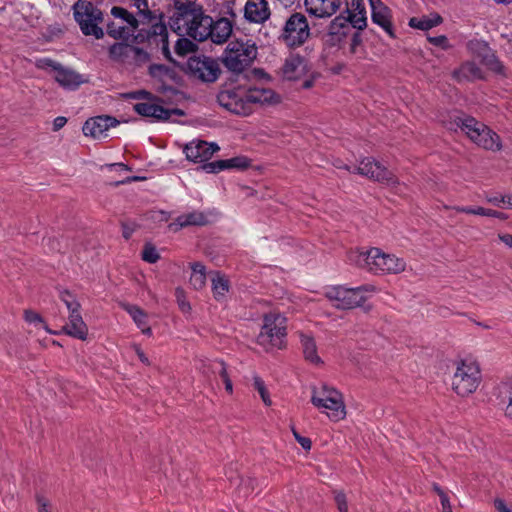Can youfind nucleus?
<instances>
[{
  "label": "nucleus",
  "instance_id": "nucleus-3",
  "mask_svg": "<svg viewBox=\"0 0 512 512\" xmlns=\"http://www.w3.org/2000/svg\"><path fill=\"white\" fill-rule=\"evenodd\" d=\"M376 287L370 284L361 285L356 288H347L342 285L328 288L324 295L338 310H351L356 307H363L365 312L372 309V305L363 306L367 298L364 292H375Z\"/></svg>",
  "mask_w": 512,
  "mask_h": 512
},
{
  "label": "nucleus",
  "instance_id": "nucleus-10",
  "mask_svg": "<svg viewBox=\"0 0 512 512\" xmlns=\"http://www.w3.org/2000/svg\"><path fill=\"white\" fill-rule=\"evenodd\" d=\"M174 14L169 19L170 28L178 35L182 36L183 27L185 31L195 24L197 18L202 15L203 6L198 3H182L174 1Z\"/></svg>",
  "mask_w": 512,
  "mask_h": 512
},
{
  "label": "nucleus",
  "instance_id": "nucleus-64",
  "mask_svg": "<svg viewBox=\"0 0 512 512\" xmlns=\"http://www.w3.org/2000/svg\"><path fill=\"white\" fill-rule=\"evenodd\" d=\"M36 501L38 503V512H50V510L48 508L49 502L45 497H43L41 495H37Z\"/></svg>",
  "mask_w": 512,
  "mask_h": 512
},
{
  "label": "nucleus",
  "instance_id": "nucleus-29",
  "mask_svg": "<svg viewBox=\"0 0 512 512\" xmlns=\"http://www.w3.org/2000/svg\"><path fill=\"white\" fill-rule=\"evenodd\" d=\"M148 72L151 77L158 79L160 83H164V78H168L176 84H180L182 81V77L174 68L164 64H151Z\"/></svg>",
  "mask_w": 512,
  "mask_h": 512
},
{
  "label": "nucleus",
  "instance_id": "nucleus-16",
  "mask_svg": "<svg viewBox=\"0 0 512 512\" xmlns=\"http://www.w3.org/2000/svg\"><path fill=\"white\" fill-rule=\"evenodd\" d=\"M468 47L473 53L477 54L481 59V63L489 70L496 74H504V66L486 42L479 40L470 41Z\"/></svg>",
  "mask_w": 512,
  "mask_h": 512
},
{
  "label": "nucleus",
  "instance_id": "nucleus-24",
  "mask_svg": "<svg viewBox=\"0 0 512 512\" xmlns=\"http://www.w3.org/2000/svg\"><path fill=\"white\" fill-rule=\"evenodd\" d=\"M63 332L74 338L85 340L88 334V328L82 319L80 310H75L69 314V322L63 326Z\"/></svg>",
  "mask_w": 512,
  "mask_h": 512
},
{
  "label": "nucleus",
  "instance_id": "nucleus-33",
  "mask_svg": "<svg viewBox=\"0 0 512 512\" xmlns=\"http://www.w3.org/2000/svg\"><path fill=\"white\" fill-rule=\"evenodd\" d=\"M442 22L443 18L438 13H432L429 16H423L421 18H410L408 25L411 28L425 31L440 25Z\"/></svg>",
  "mask_w": 512,
  "mask_h": 512
},
{
  "label": "nucleus",
  "instance_id": "nucleus-28",
  "mask_svg": "<svg viewBox=\"0 0 512 512\" xmlns=\"http://www.w3.org/2000/svg\"><path fill=\"white\" fill-rule=\"evenodd\" d=\"M232 33V22L227 18L213 20L212 33L210 38L216 44H222L228 40Z\"/></svg>",
  "mask_w": 512,
  "mask_h": 512
},
{
  "label": "nucleus",
  "instance_id": "nucleus-4",
  "mask_svg": "<svg viewBox=\"0 0 512 512\" xmlns=\"http://www.w3.org/2000/svg\"><path fill=\"white\" fill-rule=\"evenodd\" d=\"M73 16L85 36H94L96 39L104 37V31L99 26L104 21L101 9L88 0H77L73 6Z\"/></svg>",
  "mask_w": 512,
  "mask_h": 512
},
{
  "label": "nucleus",
  "instance_id": "nucleus-7",
  "mask_svg": "<svg viewBox=\"0 0 512 512\" xmlns=\"http://www.w3.org/2000/svg\"><path fill=\"white\" fill-rule=\"evenodd\" d=\"M480 369L475 363L460 361L452 377V388L460 396L476 391L480 383Z\"/></svg>",
  "mask_w": 512,
  "mask_h": 512
},
{
  "label": "nucleus",
  "instance_id": "nucleus-49",
  "mask_svg": "<svg viewBox=\"0 0 512 512\" xmlns=\"http://www.w3.org/2000/svg\"><path fill=\"white\" fill-rule=\"evenodd\" d=\"M59 298L66 305L69 312L80 310V303L68 290L60 291Z\"/></svg>",
  "mask_w": 512,
  "mask_h": 512
},
{
  "label": "nucleus",
  "instance_id": "nucleus-32",
  "mask_svg": "<svg viewBox=\"0 0 512 512\" xmlns=\"http://www.w3.org/2000/svg\"><path fill=\"white\" fill-rule=\"evenodd\" d=\"M133 44L127 42H115L108 49L109 58L117 62H128L131 57Z\"/></svg>",
  "mask_w": 512,
  "mask_h": 512
},
{
  "label": "nucleus",
  "instance_id": "nucleus-60",
  "mask_svg": "<svg viewBox=\"0 0 512 512\" xmlns=\"http://www.w3.org/2000/svg\"><path fill=\"white\" fill-rule=\"evenodd\" d=\"M61 64L49 59V58H43L39 59L36 62V66L40 69H48L52 68L56 72V67H59Z\"/></svg>",
  "mask_w": 512,
  "mask_h": 512
},
{
  "label": "nucleus",
  "instance_id": "nucleus-62",
  "mask_svg": "<svg viewBox=\"0 0 512 512\" xmlns=\"http://www.w3.org/2000/svg\"><path fill=\"white\" fill-rule=\"evenodd\" d=\"M121 226H122V235H123V237L126 240L130 239L131 235L133 234V232L136 229V224L135 223L122 222Z\"/></svg>",
  "mask_w": 512,
  "mask_h": 512
},
{
  "label": "nucleus",
  "instance_id": "nucleus-11",
  "mask_svg": "<svg viewBox=\"0 0 512 512\" xmlns=\"http://www.w3.org/2000/svg\"><path fill=\"white\" fill-rule=\"evenodd\" d=\"M285 318L281 316L274 317L273 320L265 317V324L257 337L259 345L266 350L270 348L282 349L285 346L286 327L283 326Z\"/></svg>",
  "mask_w": 512,
  "mask_h": 512
},
{
  "label": "nucleus",
  "instance_id": "nucleus-30",
  "mask_svg": "<svg viewBox=\"0 0 512 512\" xmlns=\"http://www.w3.org/2000/svg\"><path fill=\"white\" fill-rule=\"evenodd\" d=\"M453 77L458 81H473L477 79H484L482 70L474 62L463 63L459 69L453 72Z\"/></svg>",
  "mask_w": 512,
  "mask_h": 512
},
{
  "label": "nucleus",
  "instance_id": "nucleus-50",
  "mask_svg": "<svg viewBox=\"0 0 512 512\" xmlns=\"http://www.w3.org/2000/svg\"><path fill=\"white\" fill-rule=\"evenodd\" d=\"M142 259L151 264L156 263L160 259V255L153 244L146 243L144 245Z\"/></svg>",
  "mask_w": 512,
  "mask_h": 512
},
{
  "label": "nucleus",
  "instance_id": "nucleus-14",
  "mask_svg": "<svg viewBox=\"0 0 512 512\" xmlns=\"http://www.w3.org/2000/svg\"><path fill=\"white\" fill-rule=\"evenodd\" d=\"M354 172L387 185H394L397 183V179L394 174L373 158L363 159L359 166L355 167Z\"/></svg>",
  "mask_w": 512,
  "mask_h": 512
},
{
  "label": "nucleus",
  "instance_id": "nucleus-9",
  "mask_svg": "<svg viewBox=\"0 0 512 512\" xmlns=\"http://www.w3.org/2000/svg\"><path fill=\"white\" fill-rule=\"evenodd\" d=\"M310 37V27L306 16L302 13H293L285 22L280 39L288 47H299Z\"/></svg>",
  "mask_w": 512,
  "mask_h": 512
},
{
  "label": "nucleus",
  "instance_id": "nucleus-56",
  "mask_svg": "<svg viewBox=\"0 0 512 512\" xmlns=\"http://www.w3.org/2000/svg\"><path fill=\"white\" fill-rule=\"evenodd\" d=\"M361 30H357L351 32V41H350V52L355 54L358 46L362 44V36L360 33Z\"/></svg>",
  "mask_w": 512,
  "mask_h": 512
},
{
  "label": "nucleus",
  "instance_id": "nucleus-54",
  "mask_svg": "<svg viewBox=\"0 0 512 512\" xmlns=\"http://www.w3.org/2000/svg\"><path fill=\"white\" fill-rule=\"evenodd\" d=\"M157 92L162 94L167 99L172 98L173 96H176L180 94V91L172 86L167 85L165 82L160 83V85L157 88Z\"/></svg>",
  "mask_w": 512,
  "mask_h": 512
},
{
  "label": "nucleus",
  "instance_id": "nucleus-52",
  "mask_svg": "<svg viewBox=\"0 0 512 512\" xmlns=\"http://www.w3.org/2000/svg\"><path fill=\"white\" fill-rule=\"evenodd\" d=\"M156 104L141 102L134 105V110L141 116L153 117Z\"/></svg>",
  "mask_w": 512,
  "mask_h": 512
},
{
  "label": "nucleus",
  "instance_id": "nucleus-53",
  "mask_svg": "<svg viewBox=\"0 0 512 512\" xmlns=\"http://www.w3.org/2000/svg\"><path fill=\"white\" fill-rule=\"evenodd\" d=\"M157 92L162 94L167 99L172 98L173 96H176L180 94V91L172 86L167 85L165 82L160 83V85L157 88Z\"/></svg>",
  "mask_w": 512,
  "mask_h": 512
},
{
  "label": "nucleus",
  "instance_id": "nucleus-51",
  "mask_svg": "<svg viewBox=\"0 0 512 512\" xmlns=\"http://www.w3.org/2000/svg\"><path fill=\"white\" fill-rule=\"evenodd\" d=\"M24 319L26 322H28L30 324H35V325L40 324L43 326V328L46 331H48L49 333H52L51 330L46 326L44 319L42 318V316L39 313H37L33 310H29V309L25 310L24 311Z\"/></svg>",
  "mask_w": 512,
  "mask_h": 512
},
{
  "label": "nucleus",
  "instance_id": "nucleus-38",
  "mask_svg": "<svg viewBox=\"0 0 512 512\" xmlns=\"http://www.w3.org/2000/svg\"><path fill=\"white\" fill-rule=\"evenodd\" d=\"M110 12L112 16L123 20L132 29L137 30V32L140 30L138 29L137 16L134 13L120 6H113Z\"/></svg>",
  "mask_w": 512,
  "mask_h": 512
},
{
  "label": "nucleus",
  "instance_id": "nucleus-63",
  "mask_svg": "<svg viewBox=\"0 0 512 512\" xmlns=\"http://www.w3.org/2000/svg\"><path fill=\"white\" fill-rule=\"evenodd\" d=\"M508 405L505 409L506 416L512 418V379L507 383Z\"/></svg>",
  "mask_w": 512,
  "mask_h": 512
},
{
  "label": "nucleus",
  "instance_id": "nucleus-42",
  "mask_svg": "<svg viewBox=\"0 0 512 512\" xmlns=\"http://www.w3.org/2000/svg\"><path fill=\"white\" fill-rule=\"evenodd\" d=\"M198 46L190 39L181 37L176 41L174 50L177 55L185 56L191 52L196 51Z\"/></svg>",
  "mask_w": 512,
  "mask_h": 512
},
{
  "label": "nucleus",
  "instance_id": "nucleus-17",
  "mask_svg": "<svg viewBox=\"0 0 512 512\" xmlns=\"http://www.w3.org/2000/svg\"><path fill=\"white\" fill-rule=\"evenodd\" d=\"M309 70L307 59L299 54H292L287 57L281 68L283 78L288 81L301 79Z\"/></svg>",
  "mask_w": 512,
  "mask_h": 512
},
{
  "label": "nucleus",
  "instance_id": "nucleus-36",
  "mask_svg": "<svg viewBox=\"0 0 512 512\" xmlns=\"http://www.w3.org/2000/svg\"><path fill=\"white\" fill-rule=\"evenodd\" d=\"M455 209H456L457 212L465 213V214H473V215H480V216L495 217V218H498L500 220H507L508 219V215L503 213V212L492 210V209H486V208H483V207H476V208H473V207H456Z\"/></svg>",
  "mask_w": 512,
  "mask_h": 512
},
{
  "label": "nucleus",
  "instance_id": "nucleus-21",
  "mask_svg": "<svg viewBox=\"0 0 512 512\" xmlns=\"http://www.w3.org/2000/svg\"><path fill=\"white\" fill-rule=\"evenodd\" d=\"M270 16L266 0H248L244 7V17L251 23H263Z\"/></svg>",
  "mask_w": 512,
  "mask_h": 512
},
{
  "label": "nucleus",
  "instance_id": "nucleus-5",
  "mask_svg": "<svg viewBox=\"0 0 512 512\" xmlns=\"http://www.w3.org/2000/svg\"><path fill=\"white\" fill-rule=\"evenodd\" d=\"M367 26V17L345 18L343 14L335 17L324 36L325 44L329 47L341 46L353 29L363 30Z\"/></svg>",
  "mask_w": 512,
  "mask_h": 512
},
{
  "label": "nucleus",
  "instance_id": "nucleus-45",
  "mask_svg": "<svg viewBox=\"0 0 512 512\" xmlns=\"http://www.w3.org/2000/svg\"><path fill=\"white\" fill-rule=\"evenodd\" d=\"M111 38L127 42L130 38L133 42V37L136 35L137 30L132 29L129 25L119 26L116 31H112Z\"/></svg>",
  "mask_w": 512,
  "mask_h": 512
},
{
  "label": "nucleus",
  "instance_id": "nucleus-31",
  "mask_svg": "<svg viewBox=\"0 0 512 512\" xmlns=\"http://www.w3.org/2000/svg\"><path fill=\"white\" fill-rule=\"evenodd\" d=\"M300 341L305 360L315 365L323 364L322 359L317 354V346L314 338L301 333Z\"/></svg>",
  "mask_w": 512,
  "mask_h": 512
},
{
  "label": "nucleus",
  "instance_id": "nucleus-1",
  "mask_svg": "<svg viewBox=\"0 0 512 512\" xmlns=\"http://www.w3.org/2000/svg\"><path fill=\"white\" fill-rule=\"evenodd\" d=\"M349 260L358 267L366 268L373 273H400L405 270L403 259L394 255L385 254L379 248H371L367 251L352 252Z\"/></svg>",
  "mask_w": 512,
  "mask_h": 512
},
{
  "label": "nucleus",
  "instance_id": "nucleus-46",
  "mask_svg": "<svg viewBox=\"0 0 512 512\" xmlns=\"http://www.w3.org/2000/svg\"><path fill=\"white\" fill-rule=\"evenodd\" d=\"M225 161L227 169L245 170L251 165V160L245 156H236Z\"/></svg>",
  "mask_w": 512,
  "mask_h": 512
},
{
  "label": "nucleus",
  "instance_id": "nucleus-23",
  "mask_svg": "<svg viewBox=\"0 0 512 512\" xmlns=\"http://www.w3.org/2000/svg\"><path fill=\"white\" fill-rule=\"evenodd\" d=\"M195 22V24L187 29V35L199 42L210 38L212 33L213 18L209 15H206L203 10L202 15H200Z\"/></svg>",
  "mask_w": 512,
  "mask_h": 512
},
{
  "label": "nucleus",
  "instance_id": "nucleus-26",
  "mask_svg": "<svg viewBox=\"0 0 512 512\" xmlns=\"http://www.w3.org/2000/svg\"><path fill=\"white\" fill-rule=\"evenodd\" d=\"M370 4L372 7V21L382 27L391 37H395L388 7L381 0H370Z\"/></svg>",
  "mask_w": 512,
  "mask_h": 512
},
{
  "label": "nucleus",
  "instance_id": "nucleus-12",
  "mask_svg": "<svg viewBox=\"0 0 512 512\" xmlns=\"http://www.w3.org/2000/svg\"><path fill=\"white\" fill-rule=\"evenodd\" d=\"M227 86L228 83H225V88L217 95L219 105L236 115H250L252 110L251 107L247 105L246 95L242 88L240 86L228 88Z\"/></svg>",
  "mask_w": 512,
  "mask_h": 512
},
{
  "label": "nucleus",
  "instance_id": "nucleus-59",
  "mask_svg": "<svg viewBox=\"0 0 512 512\" xmlns=\"http://www.w3.org/2000/svg\"><path fill=\"white\" fill-rule=\"evenodd\" d=\"M335 502L340 512H348L346 495L343 492H335Z\"/></svg>",
  "mask_w": 512,
  "mask_h": 512
},
{
  "label": "nucleus",
  "instance_id": "nucleus-22",
  "mask_svg": "<svg viewBox=\"0 0 512 512\" xmlns=\"http://www.w3.org/2000/svg\"><path fill=\"white\" fill-rule=\"evenodd\" d=\"M55 80L61 87L68 90L77 89L82 83L87 82L81 74L73 69L60 65L56 67Z\"/></svg>",
  "mask_w": 512,
  "mask_h": 512
},
{
  "label": "nucleus",
  "instance_id": "nucleus-47",
  "mask_svg": "<svg viewBox=\"0 0 512 512\" xmlns=\"http://www.w3.org/2000/svg\"><path fill=\"white\" fill-rule=\"evenodd\" d=\"M127 312L131 315L138 327H142L147 324V314L138 306L127 305Z\"/></svg>",
  "mask_w": 512,
  "mask_h": 512
},
{
  "label": "nucleus",
  "instance_id": "nucleus-57",
  "mask_svg": "<svg viewBox=\"0 0 512 512\" xmlns=\"http://www.w3.org/2000/svg\"><path fill=\"white\" fill-rule=\"evenodd\" d=\"M158 121H167L170 119L169 109L164 108L163 106L157 105L155 106V113L153 115Z\"/></svg>",
  "mask_w": 512,
  "mask_h": 512
},
{
  "label": "nucleus",
  "instance_id": "nucleus-6",
  "mask_svg": "<svg viewBox=\"0 0 512 512\" xmlns=\"http://www.w3.org/2000/svg\"><path fill=\"white\" fill-rule=\"evenodd\" d=\"M184 71L187 75L203 83H214L221 75L218 61L206 55H194L188 58Z\"/></svg>",
  "mask_w": 512,
  "mask_h": 512
},
{
  "label": "nucleus",
  "instance_id": "nucleus-20",
  "mask_svg": "<svg viewBox=\"0 0 512 512\" xmlns=\"http://www.w3.org/2000/svg\"><path fill=\"white\" fill-rule=\"evenodd\" d=\"M221 60L224 66L232 72L231 77L228 79L230 84L235 83L238 76L243 73L247 67H249V65L245 64L246 62L239 52H236V50L229 44L221 57Z\"/></svg>",
  "mask_w": 512,
  "mask_h": 512
},
{
  "label": "nucleus",
  "instance_id": "nucleus-61",
  "mask_svg": "<svg viewBox=\"0 0 512 512\" xmlns=\"http://www.w3.org/2000/svg\"><path fill=\"white\" fill-rule=\"evenodd\" d=\"M428 41L438 47L447 49L449 47L448 39L445 35H439L435 37H428Z\"/></svg>",
  "mask_w": 512,
  "mask_h": 512
},
{
  "label": "nucleus",
  "instance_id": "nucleus-37",
  "mask_svg": "<svg viewBox=\"0 0 512 512\" xmlns=\"http://www.w3.org/2000/svg\"><path fill=\"white\" fill-rule=\"evenodd\" d=\"M191 269L192 274L189 283L194 289L199 290L203 288L206 283L205 266L200 262H195L192 264Z\"/></svg>",
  "mask_w": 512,
  "mask_h": 512
},
{
  "label": "nucleus",
  "instance_id": "nucleus-8",
  "mask_svg": "<svg viewBox=\"0 0 512 512\" xmlns=\"http://www.w3.org/2000/svg\"><path fill=\"white\" fill-rule=\"evenodd\" d=\"M169 34L166 24L155 23L151 27H143L133 37V44H145L161 47L162 54L170 61L175 62L169 49Z\"/></svg>",
  "mask_w": 512,
  "mask_h": 512
},
{
  "label": "nucleus",
  "instance_id": "nucleus-34",
  "mask_svg": "<svg viewBox=\"0 0 512 512\" xmlns=\"http://www.w3.org/2000/svg\"><path fill=\"white\" fill-rule=\"evenodd\" d=\"M230 46H232L236 52H239V54L243 57L244 61L246 62V65H251V63L256 59L257 57V47L255 43H249V42H230Z\"/></svg>",
  "mask_w": 512,
  "mask_h": 512
},
{
  "label": "nucleus",
  "instance_id": "nucleus-44",
  "mask_svg": "<svg viewBox=\"0 0 512 512\" xmlns=\"http://www.w3.org/2000/svg\"><path fill=\"white\" fill-rule=\"evenodd\" d=\"M256 486V480L251 477L241 478L237 488V492L240 498H247L253 493Z\"/></svg>",
  "mask_w": 512,
  "mask_h": 512
},
{
  "label": "nucleus",
  "instance_id": "nucleus-55",
  "mask_svg": "<svg viewBox=\"0 0 512 512\" xmlns=\"http://www.w3.org/2000/svg\"><path fill=\"white\" fill-rule=\"evenodd\" d=\"M291 430H292V433H293V436H294L295 440L301 445V447L305 451H309L311 449V446H312V442H311L310 438L301 436L297 432V430L294 428V426L291 427Z\"/></svg>",
  "mask_w": 512,
  "mask_h": 512
},
{
  "label": "nucleus",
  "instance_id": "nucleus-43",
  "mask_svg": "<svg viewBox=\"0 0 512 512\" xmlns=\"http://www.w3.org/2000/svg\"><path fill=\"white\" fill-rule=\"evenodd\" d=\"M151 59L150 54L145 51L143 48L133 46L131 57L129 59L130 63H133L135 66H142L145 63L149 62Z\"/></svg>",
  "mask_w": 512,
  "mask_h": 512
},
{
  "label": "nucleus",
  "instance_id": "nucleus-58",
  "mask_svg": "<svg viewBox=\"0 0 512 512\" xmlns=\"http://www.w3.org/2000/svg\"><path fill=\"white\" fill-rule=\"evenodd\" d=\"M175 295L180 309L183 312L190 310V304L185 300L184 290L181 288H177L175 291Z\"/></svg>",
  "mask_w": 512,
  "mask_h": 512
},
{
  "label": "nucleus",
  "instance_id": "nucleus-13",
  "mask_svg": "<svg viewBox=\"0 0 512 512\" xmlns=\"http://www.w3.org/2000/svg\"><path fill=\"white\" fill-rule=\"evenodd\" d=\"M315 392V389L313 390ZM322 396H317L315 393L311 397V402L314 406L324 405L323 401L331 402L332 414H328L331 419L338 421L343 419L346 415L345 405L343 402L342 394L333 387L327 385L322 386Z\"/></svg>",
  "mask_w": 512,
  "mask_h": 512
},
{
  "label": "nucleus",
  "instance_id": "nucleus-41",
  "mask_svg": "<svg viewBox=\"0 0 512 512\" xmlns=\"http://www.w3.org/2000/svg\"><path fill=\"white\" fill-rule=\"evenodd\" d=\"M347 16L345 18H352V16L356 17H366V10L363 0H346V10Z\"/></svg>",
  "mask_w": 512,
  "mask_h": 512
},
{
  "label": "nucleus",
  "instance_id": "nucleus-15",
  "mask_svg": "<svg viewBox=\"0 0 512 512\" xmlns=\"http://www.w3.org/2000/svg\"><path fill=\"white\" fill-rule=\"evenodd\" d=\"M133 6L137 9L135 15L137 16L138 27L142 25L153 26L155 23L166 24L165 13L155 8V4L150 7L148 0H133Z\"/></svg>",
  "mask_w": 512,
  "mask_h": 512
},
{
  "label": "nucleus",
  "instance_id": "nucleus-2",
  "mask_svg": "<svg viewBox=\"0 0 512 512\" xmlns=\"http://www.w3.org/2000/svg\"><path fill=\"white\" fill-rule=\"evenodd\" d=\"M453 124L465 132L474 143L486 150L498 151L502 147L499 135L472 116L461 113L454 117Z\"/></svg>",
  "mask_w": 512,
  "mask_h": 512
},
{
  "label": "nucleus",
  "instance_id": "nucleus-40",
  "mask_svg": "<svg viewBox=\"0 0 512 512\" xmlns=\"http://www.w3.org/2000/svg\"><path fill=\"white\" fill-rule=\"evenodd\" d=\"M212 371H213V373L219 374V376L222 378V380L224 382L225 390L231 394L233 392V384H232L230 376L227 372V367H226L225 362L222 360L215 361L212 364Z\"/></svg>",
  "mask_w": 512,
  "mask_h": 512
},
{
  "label": "nucleus",
  "instance_id": "nucleus-18",
  "mask_svg": "<svg viewBox=\"0 0 512 512\" xmlns=\"http://www.w3.org/2000/svg\"><path fill=\"white\" fill-rule=\"evenodd\" d=\"M216 143H208L204 140L192 141L184 146L183 152L186 158L193 162H204L210 159L219 150Z\"/></svg>",
  "mask_w": 512,
  "mask_h": 512
},
{
  "label": "nucleus",
  "instance_id": "nucleus-48",
  "mask_svg": "<svg viewBox=\"0 0 512 512\" xmlns=\"http://www.w3.org/2000/svg\"><path fill=\"white\" fill-rule=\"evenodd\" d=\"M253 386L258 391V393L260 394V397H261L263 403L266 406H271L272 405V401L270 399L269 392H268V390L266 388V385H265L264 381L259 376H254L253 377Z\"/></svg>",
  "mask_w": 512,
  "mask_h": 512
},
{
  "label": "nucleus",
  "instance_id": "nucleus-35",
  "mask_svg": "<svg viewBox=\"0 0 512 512\" xmlns=\"http://www.w3.org/2000/svg\"><path fill=\"white\" fill-rule=\"evenodd\" d=\"M208 223L207 217L202 212L193 211L188 214L180 215L177 218V224L180 227L187 226H204Z\"/></svg>",
  "mask_w": 512,
  "mask_h": 512
},
{
  "label": "nucleus",
  "instance_id": "nucleus-25",
  "mask_svg": "<svg viewBox=\"0 0 512 512\" xmlns=\"http://www.w3.org/2000/svg\"><path fill=\"white\" fill-rule=\"evenodd\" d=\"M305 5H311L307 10L316 17H329L334 14L341 5V0H305Z\"/></svg>",
  "mask_w": 512,
  "mask_h": 512
},
{
  "label": "nucleus",
  "instance_id": "nucleus-19",
  "mask_svg": "<svg viewBox=\"0 0 512 512\" xmlns=\"http://www.w3.org/2000/svg\"><path fill=\"white\" fill-rule=\"evenodd\" d=\"M119 124V121L108 115L96 116L88 119L83 127L82 131L84 135L91 136L93 138L101 137L109 128L115 127Z\"/></svg>",
  "mask_w": 512,
  "mask_h": 512
},
{
  "label": "nucleus",
  "instance_id": "nucleus-27",
  "mask_svg": "<svg viewBox=\"0 0 512 512\" xmlns=\"http://www.w3.org/2000/svg\"><path fill=\"white\" fill-rule=\"evenodd\" d=\"M247 105L279 102V96L271 89L250 88L245 91Z\"/></svg>",
  "mask_w": 512,
  "mask_h": 512
},
{
  "label": "nucleus",
  "instance_id": "nucleus-39",
  "mask_svg": "<svg viewBox=\"0 0 512 512\" xmlns=\"http://www.w3.org/2000/svg\"><path fill=\"white\" fill-rule=\"evenodd\" d=\"M229 290V281L228 279L220 274L219 272L215 273V276L212 278V291L216 300H219L220 297H223Z\"/></svg>",
  "mask_w": 512,
  "mask_h": 512
}]
</instances>
